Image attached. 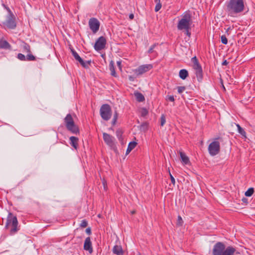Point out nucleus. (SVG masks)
<instances>
[{"label":"nucleus","instance_id":"nucleus-1","mask_svg":"<svg viewBox=\"0 0 255 255\" xmlns=\"http://www.w3.org/2000/svg\"><path fill=\"white\" fill-rule=\"evenodd\" d=\"M244 7L243 0H230L226 3V11L229 15L234 16L242 12Z\"/></svg>","mask_w":255,"mask_h":255},{"label":"nucleus","instance_id":"nucleus-2","mask_svg":"<svg viewBox=\"0 0 255 255\" xmlns=\"http://www.w3.org/2000/svg\"><path fill=\"white\" fill-rule=\"evenodd\" d=\"M236 250L232 246L226 248L222 242H217L215 244L212 250L213 255H234Z\"/></svg>","mask_w":255,"mask_h":255},{"label":"nucleus","instance_id":"nucleus-3","mask_svg":"<svg viewBox=\"0 0 255 255\" xmlns=\"http://www.w3.org/2000/svg\"><path fill=\"white\" fill-rule=\"evenodd\" d=\"M192 22L191 14L186 12L182 15L181 18L179 20L177 26V29L179 30L190 29Z\"/></svg>","mask_w":255,"mask_h":255},{"label":"nucleus","instance_id":"nucleus-4","mask_svg":"<svg viewBox=\"0 0 255 255\" xmlns=\"http://www.w3.org/2000/svg\"><path fill=\"white\" fill-rule=\"evenodd\" d=\"M64 120L67 130L73 134H77L79 133V129L75 124L72 115L70 114H67Z\"/></svg>","mask_w":255,"mask_h":255},{"label":"nucleus","instance_id":"nucleus-5","mask_svg":"<svg viewBox=\"0 0 255 255\" xmlns=\"http://www.w3.org/2000/svg\"><path fill=\"white\" fill-rule=\"evenodd\" d=\"M17 225L18 221L16 217L13 216L11 213H9L7 218L5 227L8 228L9 226L11 225L12 228L10 229L11 234L15 233L18 230Z\"/></svg>","mask_w":255,"mask_h":255},{"label":"nucleus","instance_id":"nucleus-6","mask_svg":"<svg viewBox=\"0 0 255 255\" xmlns=\"http://www.w3.org/2000/svg\"><path fill=\"white\" fill-rule=\"evenodd\" d=\"M191 62L193 64L192 67L195 71L197 80L199 82H201L203 79V70L196 56L191 58Z\"/></svg>","mask_w":255,"mask_h":255},{"label":"nucleus","instance_id":"nucleus-7","mask_svg":"<svg viewBox=\"0 0 255 255\" xmlns=\"http://www.w3.org/2000/svg\"><path fill=\"white\" fill-rule=\"evenodd\" d=\"M100 114L102 118L105 121L109 120L112 116V110L108 104L103 105L100 110Z\"/></svg>","mask_w":255,"mask_h":255},{"label":"nucleus","instance_id":"nucleus-8","mask_svg":"<svg viewBox=\"0 0 255 255\" xmlns=\"http://www.w3.org/2000/svg\"><path fill=\"white\" fill-rule=\"evenodd\" d=\"M220 143L216 140L212 142L208 146L209 152L212 156L218 154L220 151Z\"/></svg>","mask_w":255,"mask_h":255},{"label":"nucleus","instance_id":"nucleus-9","mask_svg":"<svg viewBox=\"0 0 255 255\" xmlns=\"http://www.w3.org/2000/svg\"><path fill=\"white\" fill-rule=\"evenodd\" d=\"M89 25L92 32L95 33L99 30L100 24L97 18L93 17L90 19Z\"/></svg>","mask_w":255,"mask_h":255},{"label":"nucleus","instance_id":"nucleus-10","mask_svg":"<svg viewBox=\"0 0 255 255\" xmlns=\"http://www.w3.org/2000/svg\"><path fill=\"white\" fill-rule=\"evenodd\" d=\"M106 44V38L103 36H101L96 41L94 45V48L97 51L101 50L105 47Z\"/></svg>","mask_w":255,"mask_h":255},{"label":"nucleus","instance_id":"nucleus-11","mask_svg":"<svg viewBox=\"0 0 255 255\" xmlns=\"http://www.w3.org/2000/svg\"><path fill=\"white\" fill-rule=\"evenodd\" d=\"M152 67L153 66L151 64L142 65L136 69L134 72L137 75H140L149 71Z\"/></svg>","mask_w":255,"mask_h":255},{"label":"nucleus","instance_id":"nucleus-12","mask_svg":"<svg viewBox=\"0 0 255 255\" xmlns=\"http://www.w3.org/2000/svg\"><path fill=\"white\" fill-rule=\"evenodd\" d=\"M5 25L10 29H13L16 26V23L15 21V17L13 14H8L6 21L5 23Z\"/></svg>","mask_w":255,"mask_h":255},{"label":"nucleus","instance_id":"nucleus-13","mask_svg":"<svg viewBox=\"0 0 255 255\" xmlns=\"http://www.w3.org/2000/svg\"><path fill=\"white\" fill-rule=\"evenodd\" d=\"M103 139L105 142L109 146L113 147L115 146V137L106 132L103 133Z\"/></svg>","mask_w":255,"mask_h":255},{"label":"nucleus","instance_id":"nucleus-14","mask_svg":"<svg viewBox=\"0 0 255 255\" xmlns=\"http://www.w3.org/2000/svg\"><path fill=\"white\" fill-rule=\"evenodd\" d=\"M84 249L86 251H88L90 253H92L93 249L92 247V243L90 237H87L85 239Z\"/></svg>","mask_w":255,"mask_h":255},{"label":"nucleus","instance_id":"nucleus-15","mask_svg":"<svg viewBox=\"0 0 255 255\" xmlns=\"http://www.w3.org/2000/svg\"><path fill=\"white\" fill-rule=\"evenodd\" d=\"M70 143L75 149H77L78 146L79 139L78 137L72 136L70 137Z\"/></svg>","mask_w":255,"mask_h":255},{"label":"nucleus","instance_id":"nucleus-16","mask_svg":"<svg viewBox=\"0 0 255 255\" xmlns=\"http://www.w3.org/2000/svg\"><path fill=\"white\" fill-rule=\"evenodd\" d=\"M109 69L111 71V74L112 76L117 77V74L115 71V68L114 66V62L113 61H111L109 64Z\"/></svg>","mask_w":255,"mask_h":255},{"label":"nucleus","instance_id":"nucleus-17","mask_svg":"<svg viewBox=\"0 0 255 255\" xmlns=\"http://www.w3.org/2000/svg\"><path fill=\"white\" fill-rule=\"evenodd\" d=\"M11 47L9 43L5 40L0 41V48L9 49Z\"/></svg>","mask_w":255,"mask_h":255},{"label":"nucleus","instance_id":"nucleus-18","mask_svg":"<svg viewBox=\"0 0 255 255\" xmlns=\"http://www.w3.org/2000/svg\"><path fill=\"white\" fill-rule=\"evenodd\" d=\"M188 72L186 69H181L179 73V76L182 80L185 79L188 76Z\"/></svg>","mask_w":255,"mask_h":255},{"label":"nucleus","instance_id":"nucleus-19","mask_svg":"<svg viewBox=\"0 0 255 255\" xmlns=\"http://www.w3.org/2000/svg\"><path fill=\"white\" fill-rule=\"evenodd\" d=\"M134 95L137 101L141 102L145 100L144 97L141 93L136 92L134 93Z\"/></svg>","mask_w":255,"mask_h":255},{"label":"nucleus","instance_id":"nucleus-20","mask_svg":"<svg viewBox=\"0 0 255 255\" xmlns=\"http://www.w3.org/2000/svg\"><path fill=\"white\" fill-rule=\"evenodd\" d=\"M113 253L117 255H122L123 254V250L121 246H114L113 250Z\"/></svg>","mask_w":255,"mask_h":255},{"label":"nucleus","instance_id":"nucleus-21","mask_svg":"<svg viewBox=\"0 0 255 255\" xmlns=\"http://www.w3.org/2000/svg\"><path fill=\"white\" fill-rule=\"evenodd\" d=\"M137 143L135 141L130 142L128 145L126 151V154H128L136 145Z\"/></svg>","mask_w":255,"mask_h":255},{"label":"nucleus","instance_id":"nucleus-22","mask_svg":"<svg viewBox=\"0 0 255 255\" xmlns=\"http://www.w3.org/2000/svg\"><path fill=\"white\" fill-rule=\"evenodd\" d=\"M179 153L182 161L185 164H188L189 162V158L183 152L180 151Z\"/></svg>","mask_w":255,"mask_h":255},{"label":"nucleus","instance_id":"nucleus-23","mask_svg":"<svg viewBox=\"0 0 255 255\" xmlns=\"http://www.w3.org/2000/svg\"><path fill=\"white\" fill-rule=\"evenodd\" d=\"M236 126L238 128V132L244 137H246V132L244 129L239 125L236 124Z\"/></svg>","mask_w":255,"mask_h":255},{"label":"nucleus","instance_id":"nucleus-24","mask_svg":"<svg viewBox=\"0 0 255 255\" xmlns=\"http://www.w3.org/2000/svg\"><path fill=\"white\" fill-rule=\"evenodd\" d=\"M22 49L24 52L30 53V47L27 43L23 42L22 44Z\"/></svg>","mask_w":255,"mask_h":255},{"label":"nucleus","instance_id":"nucleus-25","mask_svg":"<svg viewBox=\"0 0 255 255\" xmlns=\"http://www.w3.org/2000/svg\"><path fill=\"white\" fill-rule=\"evenodd\" d=\"M154 1L156 3V5H155L154 10L156 12H157L161 8V6H162L161 3L160 2V0H154Z\"/></svg>","mask_w":255,"mask_h":255},{"label":"nucleus","instance_id":"nucleus-26","mask_svg":"<svg viewBox=\"0 0 255 255\" xmlns=\"http://www.w3.org/2000/svg\"><path fill=\"white\" fill-rule=\"evenodd\" d=\"M254 192V188H250L245 192V195L247 197H250L253 194Z\"/></svg>","mask_w":255,"mask_h":255},{"label":"nucleus","instance_id":"nucleus-27","mask_svg":"<svg viewBox=\"0 0 255 255\" xmlns=\"http://www.w3.org/2000/svg\"><path fill=\"white\" fill-rule=\"evenodd\" d=\"M91 63V60H89V61H84L83 60V63H81V65L84 68H88L89 67V65H90Z\"/></svg>","mask_w":255,"mask_h":255},{"label":"nucleus","instance_id":"nucleus-28","mask_svg":"<svg viewBox=\"0 0 255 255\" xmlns=\"http://www.w3.org/2000/svg\"><path fill=\"white\" fill-rule=\"evenodd\" d=\"M35 59V57L32 54H28L26 56V60L27 61H33Z\"/></svg>","mask_w":255,"mask_h":255},{"label":"nucleus","instance_id":"nucleus-29","mask_svg":"<svg viewBox=\"0 0 255 255\" xmlns=\"http://www.w3.org/2000/svg\"><path fill=\"white\" fill-rule=\"evenodd\" d=\"M123 132L121 129H118L116 131V135L120 140H122Z\"/></svg>","mask_w":255,"mask_h":255},{"label":"nucleus","instance_id":"nucleus-30","mask_svg":"<svg viewBox=\"0 0 255 255\" xmlns=\"http://www.w3.org/2000/svg\"><path fill=\"white\" fill-rule=\"evenodd\" d=\"M183 224V221L180 216H178V219L177 221V225L178 226H182Z\"/></svg>","mask_w":255,"mask_h":255},{"label":"nucleus","instance_id":"nucleus-31","mask_svg":"<svg viewBox=\"0 0 255 255\" xmlns=\"http://www.w3.org/2000/svg\"><path fill=\"white\" fill-rule=\"evenodd\" d=\"M221 42L224 44H227L228 43V39L225 35H223L221 37Z\"/></svg>","mask_w":255,"mask_h":255},{"label":"nucleus","instance_id":"nucleus-32","mask_svg":"<svg viewBox=\"0 0 255 255\" xmlns=\"http://www.w3.org/2000/svg\"><path fill=\"white\" fill-rule=\"evenodd\" d=\"M166 122L165 117L164 115H162L160 118V125L163 126Z\"/></svg>","mask_w":255,"mask_h":255},{"label":"nucleus","instance_id":"nucleus-33","mask_svg":"<svg viewBox=\"0 0 255 255\" xmlns=\"http://www.w3.org/2000/svg\"><path fill=\"white\" fill-rule=\"evenodd\" d=\"M17 58L21 61H25L26 57L21 53H19L17 55Z\"/></svg>","mask_w":255,"mask_h":255},{"label":"nucleus","instance_id":"nucleus-34","mask_svg":"<svg viewBox=\"0 0 255 255\" xmlns=\"http://www.w3.org/2000/svg\"><path fill=\"white\" fill-rule=\"evenodd\" d=\"M185 86H178L177 87L178 93L179 94H181L185 90Z\"/></svg>","mask_w":255,"mask_h":255},{"label":"nucleus","instance_id":"nucleus-35","mask_svg":"<svg viewBox=\"0 0 255 255\" xmlns=\"http://www.w3.org/2000/svg\"><path fill=\"white\" fill-rule=\"evenodd\" d=\"M88 225V222L86 220H83L81 221V223L80 224V227L82 228H85Z\"/></svg>","mask_w":255,"mask_h":255},{"label":"nucleus","instance_id":"nucleus-36","mask_svg":"<svg viewBox=\"0 0 255 255\" xmlns=\"http://www.w3.org/2000/svg\"><path fill=\"white\" fill-rule=\"evenodd\" d=\"M156 44H154L151 46L149 50H148V53L150 54L153 52V49L155 48V47L156 46Z\"/></svg>","mask_w":255,"mask_h":255},{"label":"nucleus","instance_id":"nucleus-37","mask_svg":"<svg viewBox=\"0 0 255 255\" xmlns=\"http://www.w3.org/2000/svg\"><path fill=\"white\" fill-rule=\"evenodd\" d=\"M148 114V111H147V110L145 108H143L142 109V111H141V116L142 117H144L146 115H147Z\"/></svg>","mask_w":255,"mask_h":255},{"label":"nucleus","instance_id":"nucleus-38","mask_svg":"<svg viewBox=\"0 0 255 255\" xmlns=\"http://www.w3.org/2000/svg\"><path fill=\"white\" fill-rule=\"evenodd\" d=\"M71 50L73 56L75 59H76V58H77L79 55L73 49H71Z\"/></svg>","mask_w":255,"mask_h":255},{"label":"nucleus","instance_id":"nucleus-39","mask_svg":"<svg viewBox=\"0 0 255 255\" xmlns=\"http://www.w3.org/2000/svg\"><path fill=\"white\" fill-rule=\"evenodd\" d=\"M170 177L171 181V182L173 184H175V180L173 176L171 175V174L169 172Z\"/></svg>","mask_w":255,"mask_h":255},{"label":"nucleus","instance_id":"nucleus-40","mask_svg":"<svg viewBox=\"0 0 255 255\" xmlns=\"http://www.w3.org/2000/svg\"><path fill=\"white\" fill-rule=\"evenodd\" d=\"M190 29H183V30H185V34H186L187 36H188L189 37H190V35H191V33H190V32L189 31V30H190Z\"/></svg>","mask_w":255,"mask_h":255},{"label":"nucleus","instance_id":"nucleus-41","mask_svg":"<svg viewBox=\"0 0 255 255\" xmlns=\"http://www.w3.org/2000/svg\"><path fill=\"white\" fill-rule=\"evenodd\" d=\"M77 61H78L80 63L83 62V60L79 56L76 59H75Z\"/></svg>","mask_w":255,"mask_h":255},{"label":"nucleus","instance_id":"nucleus-42","mask_svg":"<svg viewBox=\"0 0 255 255\" xmlns=\"http://www.w3.org/2000/svg\"><path fill=\"white\" fill-rule=\"evenodd\" d=\"M168 100L171 102H174V98L173 96H169L168 97Z\"/></svg>","mask_w":255,"mask_h":255},{"label":"nucleus","instance_id":"nucleus-43","mask_svg":"<svg viewBox=\"0 0 255 255\" xmlns=\"http://www.w3.org/2000/svg\"><path fill=\"white\" fill-rule=\"evenodd\" d=\"M4 8L7 11V12H8V14H13L12 11L8 6H6V7H5Z\"/></svg>","mask_w":255,"mask_h":255},{"label":"nucleus","instance_id":"nucleus-44","mask_svg":"<svg viewBox=\"0 0 255 255\" xmlns=\"http://www.w3.org/2000/svg\"><path fill=\"white\" fill-rule=\"evenodd\" d=\"M118 118V113L117 111H115L113 119L117 120Z\"/></svg>","mask_w":255,"mask_h":255},{"label":"nucleus","instance_id":"nucleus-45","mask_svg":"<svg viewBox=\"0 0 255 255\" xmlns=\"http://www.w3.org/2000/svg\"><path fill=\"white\" fill-rule=\"evenodd\" d=\"M86 233L90 235L91 234V230L90 228H88L86 229Z\"/></svg>","mask_w":255,"mask_h":255},{"label":"nucleus","instance_id":"nucleus-46","mask_svg":"<svg viewBox=\"0 0 255 255\" xmlns=\"http://www.w3.org/2000/svg\"><path fill=\"white\" fill-rule=\"evenodd\" d=\"M128 79L130 81H133L134 80V78L132 76H129Z\"/></svg>","mask_w":255,"mask_h":255},{"label":"nucleus","instance_id":"nucleus-47","mask_svg":"<svg viewBox=\"0 0 255 255\" xmlns=\"http://www.w3.org/2000/svg\"><path fill=\"white\" fill-rule=\"evenodd\" d=\"M117 65H118V67H119V68L120 69H121V68H122V67H121V62L117 61Z\"/></svg>","mask_w":255,"mask_h":255},{"label":"nucleus","instance_id":"nucleus-48","mask_svg":"<svg viewBox=\"0 0 255 255\" xmlns=\"http://www.w3.org/2000/svg\"><path fill=\"white\" fill-rule=\"evenodd\" d=\"M228 64V62H227V61L226 60H225L222 62V65H227Z\"/></svg>","mask_w":255,"mask_h":255},{"label":"nucleus","instance_id":"nucleus-49","mask_svg":"<svg viewBox=\"0 0 255 255\" xmlns=\"http://www.w3.org/2000/svg\"><path fill=\"white\" fill-rule=\"evenodd\" d=\"M117 121V120L113 119V120H112V124H113V125H115L116 124Z\"/></svg>","mask_w":255,"mask_h":255},{"label":"nucleus","instance_id":"nucleus-50","mask_svg":"<svg viewBox=\"0 0 255 255\" xmlns=\"http://www.w3.org/2000/svg\"><path fill=\"white\" fill-rule=\"evenodd\" d=\"M133 17H134V15H133V14L131 13V14H129V18L130 19H132L133 18Z\"/></svg>","mask_w":255,"mask_h":255},{"label":"nucleus","instance_id":"nucleus-51","mask_svg":"<svg viewBox=\"0 0 255 255\" xmlns=\"http://www.w3.org/2000/svg\"><path fill=\"white\" fill-rule=\"evenodd\" d=\"M2 6L4 8H5V7H6V5L5 4H4V3H2Z\"/></svg>","mask_w":255,"mask_h":255},{"label":"nucleus","instance_id":"nucleus-52","mask_svg":"<svg viewBox=\"0 0 255 255\" xmlns=\"http://www.w3.org/2000/svg\"><path fill=\"white\" fill-rule=\"evenodd\" d=\"M223 87L224 89L225 90V87L224 86H223Z\"/></svg>","mask_w":255,"mask_h":255},{"label":"nucleus","instance_id":"nucleus-53","mask_svg":"<svg viewBox=\"0 0 255 255\" xmlns=\"http://www.w3.org/2000/svg\"><path fill=\"white\" fill-rule=\"evenodd\" d=\"M132 213V214H134V211L132 212V213Z\"/></svg>","mask_w":255,"mask_h":255},{"label":"nucleus","instance_id":"nucleus-54","mask_svg":"<svg viewBox=\"0 0 255 255\" xmlns=\"http://www.w3.org/2000/svg\"><path fill=\"white\" fill-rule=\"evenodd\" d=\"M103 184L105 185V183L103 182ZM104 188H105V187L104 186Z\"/></svg>","mask_w":255,"mask_h":255},{"label":"nucleus","instance_id":"nucleus-55","mask_svg":"<svg viewBox=\"0 0 255 255\" xmlns=\"http://www.w3.org/2000/svg\"><path fill=\"white\" fill-rule=\"evenodd\" d=\"M138 255H140V254H139Z\"/></svg>","mask_w":255,"mask_h":255}]
</instances>
